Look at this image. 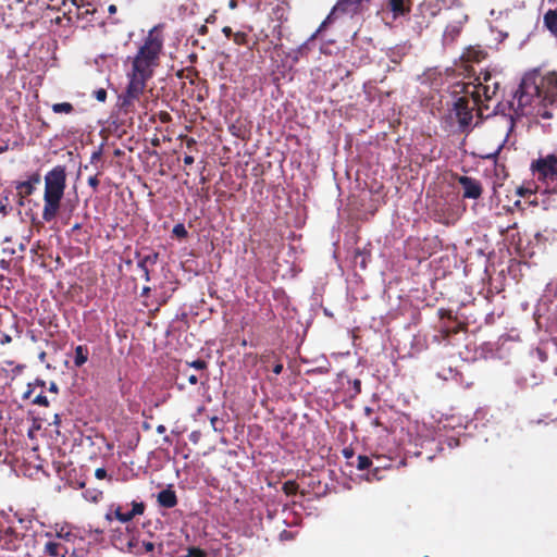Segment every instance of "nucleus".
<instances>
[{
    "label": "nucleus",
    "instance_id": "obj_20",
    "mask_svg": "<svg viewBox=\"0 0 557 557\" xmlns=\"http://www.w3.org/2000/svg\"><path fill=\"white\" fill-rule=\"evenodd\" d=\"M82 488H85L83 496L84 498L89 502L97 504L102 499V491L94 487H86V482H82L79 484Z\"/></svg>",
    "mask_w": 557,
    "mask_h": 557
},
{
    "label": "nucleus",
    "instance_id": "obj_7",
    "mask_svg": "<svg viewBox=\"0 0 557 557\" xmlns=\"http://www.w3.org/2000/svg\"><path fill=\"white\" fill-rule=\"evenodd\" d=\"M128 552L136 556L149 554L150 557H159L163 554V544H156L153 542L139 540L133 536L132 542H129Z\"/></svg>",
    "mask_w": 557,
    "mask_h": 557
},
{
    "label": "nucleus",
    "instance_id": "obj_3",
    "mask_svg": "<svg viewBox=\"0 0 557 557\" xmlns=\"http://www.w3.org/2000/svg\"><path fill=\"white\" fill-rule=\"evenodd\" d=\"M492 79L491 73H484L483 81L480 76L476 78L478 84L467 83L463 85L462 91L466 95L472 97V102L478 106V116L483 117V112L490 109V102L496 98L499 83L493 82L492 85L488 82Z\"/></svg>",
    "mask_w": 557,
    "mask_h": 557
},
{
    "label": "nucleus",
    "instance_id": "obj_18",
    "mask_svg": "<svg viewBox=\"0 0 557 557\" xmlns=\"http://www.w3.org/2000/svg\"><path fill=\"white\" fill-rule=\"evenodd\" d=\"M46 536L53 537L57 541H61L65 545L66 543L73 542L76 537L75 534L66 527H61L60 529H58L54 535H52L51 533H46Z\"/></svg>",
    "mask_w": 557,
    "mask_h": 557
},
{
    "label": "nucleus",
    "instance_id": "obj_39",
    "mask_svg": "<svg viewBox=\"0 0 557 557\" xmlns=\"http://www.w3.org/2000/svg\"><path fill=\"white\" fill-rule=\"evenodd\" d=\"M159 119H160V121H161L162 123H169V122H171L172 116H171V114H170L169 112L161 111V112L159 113Z\"/></svg>",
    "mask_w": 557,
    "mask_h": 557
},
{
    "label": "nucleus",
    "instance_id": "obj_42",
    "mask_svg": "<svg viewBox=\"0 0 557 557\" xmlns=\"http://www.w3.org/2000/svg\"><path fill=\"white\" fill-rule=\"evenodd\" d=\"M185 139H186V147H187L189 150H191L193 148H195V146L197 145L196 139H195V138H193V137H187V136H186V137H185Z\"/></svg>",
    "mask_w": 557,
    "mask_h": 557
},
{
    "label": "nucleus",
    "instance_id": "obj_29",
    "mask_svg": "<svg viewBox=\"0 0 557 557\" xmlns=\"http://www.w3.org/2000/svg\"><path fill=\"white\" fill-rule=\"evenodd\" d=\"M172 233L175 237L184 239L188 236V232L183 223L175 224Z\"/></svg>",
    "mask_w": 557,
    "mask_h": 557
},
{
    "label": "nucleus",
    "instance_id": "obj_27",
    "mask_svg": "<svg viewBox=\"0 0 557 557\" xmlns=\"http://www.w3.org/2000/svg\"><path fill=\"white\" fill-rule=\"evenodd\" d=\"M144 511H145L144 503L133 502V508H132V510L126 511L125 519L132 520L135 516L143 515Z\"/></svg>",
    "mask_w": 557,
    "mask_h": 557
},
{
    "label": "nucleus",
    "instance_id": "obj_4",
    "mask_svg": "<svg viewBox=\"0 0 557 557\" xmlns=\"http://www.w3.org/2000/svg\"><path fill=\"white\" fill-rule=\"evenodd\" d=\"M531 171L539 182L545 184L546 193L557 191V157L547 154L534 160Z\"/></svg>",
    "mask_w": 557,
    "mask_h": 557
},
{
    "label": "nucleus",
    "instance_id": "obj_60",
    "mask_svg": "<svg viewBox=\"0 0 557 557\" xmlns=\"http://www.w3.org/2000/svg\"><path fill=\"white\" fill-rule=\"evenodd\" d=\"M373 426H382L383 423L381 422L380 418H374L371 422Z\"/></svg>",
    "mask_w": 557,
    "mask_h": 557
},
{
    "label": "nucleus",
    "instance_id": "obj_50",
    "mask_svg": "<svg viewBox=\"0 0 557 557\" xmlns=\"http://www.w3.org/2000/svg\"><path fill=\"white\" fill-rule=\"evenodd\" d=\"M222 33L227 37V38H232L233 39V30L230 26H224L223 29H222Z\"/></svg>",
    "mask_w": 557,
    "mask_h": 557
},
{
    "label": "nucleus",
    "instance_id": "obj_6",
    "mask_svg": "<svg viewBox=\"0 0 557 557\" xmlns=\"http://www.w3.org/2000/svg\"><path fill=\"white\" fill-rule=\"evenodd\" d=\"M450 22L447 24L443 38L445 42L453 44L462 30L463 24L467 22L468 16L462 9L449 10Z\"/></svg>",
    "mask_w": 557,
    "mask_h": 557
},
{
    "label": "nucleus",
    "instance_id": "obj_49",
    "mask_svg": "<svg viewBox=\"0 0 557 557\" xmlns=\"http://www.w3.org/2000/svg\"><path fill=\"white\" fill-rule=\"evenodd\" d=\"M208 26L206 24H202L198 29H197V34L199 36H206L208 34Z\"/></svg>",
    "mask_w": 557,
    "mask_h": 557
},
{
    "label": "nucleus",
    "instance_id": "obj_38",
    "mask_svg": "<svg viewBox=\"0 0 557 557\" xmlns=\"http://www.w3.org/2000/svg\"><path fill=\"white\" fill-rule=\"evenodd\" d=\"M114 513H115V518H116L119 521H121V522H128V521H129V520H126V519H125L126 511H125V512H123V511H122V508H121L120 506L115 509Z\"/></svg>",
    "mask_w": 557,
    "mask_h": 557
},
{
    "label": "nucleus",
    "instance_id": "obj_28",
    "mask_svg": "<svg viewBox=\"0 0 557 557\" xmlns=\"http://www.w3.org/2000/svg\"><path fill=\"white\" fill-rule=\"evenodd\" d=\"M233 41L237 46H248L249 44V36L244 32H236L233 35Z\"/></svg>",
    "mask_w": 557,
    "mask_h": 557
},
{
    "label": "nucleus",
    "instance_id": "obj_9",
    "mask_svg": "<svg viewBox=\"0 0 557 557\" xmlns=\"http://www.w3.org/2000/svg\"><path fill=\"white\" fill-rule=\"evenodd\" d=\"M458 184L462 187V197L479 199L482 196L483 187L479 180L467 175L457 176Z\"/></svg>",
    "mask_w": 557,
    "mask_h": 557
},
{
    "label": "nucleus",
    "instance_id": "obj_23",
    "mask_svg": "<svg viewBox=\"0 0 557 557\" xmlns=\"http://www.w3.org/2000/svg\"><path fill=\"white\" fill-rule=\"evenodd\" d=\"M89 351L86 346L78 345L75 348L74 363L76 367H82L88 360Z\"/></svg>",
    "mask_w": 557,
    "mask_h": 557
},
{
    "label": "nucleus",
    "instance_id": "obj_21",
    "mask_svg": "<svg viewBox=\"0 0 557 557\" xmlns=\"http://www.w3.org/2000/svg\"><path fill=\"white\" fill-rule=\"evenodd\" d=\"M544 25L554 35H557V8L549 9L544 14Z\"/></svg>",
    "mask_w": 557,
    "mask_h": 557
},
{
    "label": "nucleus",
    "instance_id": "obj_46",
    "mask_svg": "<svg viewBox=\"0 0 557 557\" xmlns=\"http://www.w3.org/2000/svg\"><path fill=\"white\" fill-rule=\"evenodd\" d=\"M95 476L99 480H103L104 479V467H100V468L96 469Z\"/></svg>",
    "mask_w": 557,
    "mask_h": 557
},
{
    "label": "nucleus",
    "instance_id": "obj_2",
    "mask_svg": "<svg viewBox=\"0 0 557 557\" xmlns=\"http://www.w3.org/2000/svg\"><path fill=\"white\" fill-rule=\"evenodd\" d=\"M66 182L65 168L62 165L54 166L45 176V193H44V210L42 219L45 222H51L55 219L61 200L64 195Z\"/></svg>",
    "mask_w": 557,
    "mask_h": 557
},
{
    "label": "nucleus",
    "instance_id": "obj_14",
    "mask_svg": "<svg viewBox=\"0 0 557 557\" xmlns=\"http://www.w3.org/2000/svg\"><path fill=\"white\" fill-rule=\"evenodd\" d=\"M138 268L141 270L144 278L148 282L150 280V268L157 263L159 253L151 252L143 257L138 255Z\"/></svg>",
    "mask_w": 557,
    "mask_h": 557
},
{
    "label": "nucleus",
    "instance_id": "obj_26",
    "mask_svg": "<svg viewBox=\"0 0 557 557\" xmlns=\"http://www.w3.org/2000/svg\"><path fill=\"white\" fill-rule=\"evenodd\" d=\"M51 109L54 113H64V114H70L74 111V107L70 102L54 103V104H52Z\"/></svg>",
    "mask_w": 557,
    "mask_h": 557
},
{
    "label": "nucleus",
    "instance_id": "obj_36",
    "mask_svg": "<svg viewBox=\"0 0 557 557\" xmlns=\"http://www.w3.org/2000/svg\"><path fill=\"white\" fill-rule=\"evenodd\" d=\"M27 182L30 183L33 187H35L41 182V176L38 172H35L28 177Z\"/></svg>",
    "mask_w": 557,
    "mask_h": 557
},
{
    "label": "nucleus",
    "instance_id": "obj_41",
    "mask_svg": "<svg viewBox=\"0 0 557 557\" xmlns=\"http://www.w3.org/2000/svg\"><path fill=\"white\" fill-rule=\"evenodd\" d=\"M352 387L355 392V396L361 393V381L359 379H355L352 381Z\"/></svg>",
    "mask_w": 557,
    "mask_h": 557
},
{
    "label": "nucleus",
    "instance_id": "obj_47",
    "mask_svg": "<svg viewBox=\"0 0 557 557\" xmlns=\"http://www.w3.org/2000/svg\"><path fill=\"white\" fill-rule=\"evenodd\" d=\"M282 371H283V363H282V362H280V361H277V362L274 364V367H273V372H274L276 375H278V374H281V373H282Z\"/></svg>",
    "mask_w": 557,
    "mask_h": 557
},
{
    "label": "nucleus",
    "instance_id": "obj_37",
    "mask_svg": "<svg viewBox=\"0 0 557 557\" xmlns=\"http://www.w3.org/2000/svg\"><path fill=\"white\" fill-rule=\"evenodd\" d=\"M108 139H109V137L107 136V140H108ZM111 150H112V153H113L114 156L123 154V152H122L119 148H116V147L114 146V144H110V145H109V144L107 143V157L109 156V153L111 152Z\"/></svg>",
    "mask_w": 557,
    "mask_h": 557
},
{
    "label": "nucleus",
    "instance_id": "obj_53",
    "mask_svg": "<svg viewBox=\"0 0 557 557\" xmlns=\"http://www.w3.org/2000/svg\"><path fill=\"white\" fill-rule=\"evenodd\" d=\"M187 381L191 385H196L198 383V376L195 374H190L187 376Z\"/></svg>",
    "mask_w": 557,
    "mask_h": 557
},
{
    "label": "nucleus",
    "instance_id": "obj_22",
    "mask_svg": "<svg viewBox=\"0 0 557 557\" xmlns=\"http://www.w3.org/2000/svg\"><path fill=\"white\" fill-rule=\"evenodd\" d=\"M362 0H342L339 1L334 11H342L345 13H356Z\"/></svg>",
    "mask_w": 557,
    "mask_h": 557
},
{
    "label": "nucleus",
    "instance_id": "obj_12",
    "mask_svg": "<svg viewBox=\"0 0 557 557\" xmlns=\"http://www.w3.org/2000/svg\"><path fill=\"white\" fill-rule=\"evenodd\" d=\"M540 87V95L544 100H548L550 103L557 101V74L549 73L546 75Z\"/></svg>",
    "mask_w": 557,
    "mask_h": 557
},
{
    "label": "nucleus",
    "instance_id": "obj_52",
    "mask_svg": "<svg viewBox=\"0 0 557 557\" xmlns=\"http://www.w3.org/2000/svg\"><path fill=\"white\" fill-rule=\"evenodd\" d=\"M200 437V433L198 431H194L190 433L189 435V440L193 442V443H197L198 440Z\"/></svg>",
    "mask_w": 557,
    "mask_h": 557
},
{
    "label": "nucleus",
    "instance_id": "obj_24",
    "mask_svg": "<svg viewBox=\"0 0 557 557\" xmlns=\"http://www.w3.org/2000/svg\"><path fill=\"white\" fill-rule=\"evenodd\" d=\"M15 189L17 191V195L21 198H26V197L33 195L35 187H33L30 185V183H28L27 181H23V182H17L15 184Z\"/></svg>",
    "mask_w": 557,
    "mask_h": 557
},
{
    "label": "nucleus",
    "instance_id": "obj_31",
    "mask_svg": "<svg viewBox=\"0 0 557 557\" xmlns=\"http://www.w3.org/2000/svg\"><path fill=\"white\" fill-rule=\"evenodd\" d=\"M298 490V484L295 481H286L283 484V491L286 495H294Z\"/></svg>",
    "mask_w": 557,
    "mask_h": 557
},
{
    "label": "nucleus",
    "instance_id": "obj_16",
    "mask_svg": "<svg viewBox=\"0 0 557 557\" xmlns=\"http://www.w3.org/2000/svg\"><path fill=\"white\" fill-rule=\"evenodd\" d=\"M158 503L160 506L164 508H173L177 505V497L173 490L165 488L159 492L158 494Z\"/></svg>",
    "mask_w": 557,
    "mask_h": 557
},
{
    "label": "nucleus",
    "instance_id": "obj_33",
    "mask_svg": "<svg viewBox=\"0 0 557 557\" xmlns=\"http://www.w3.org/2000/svg\"><path fill=\"white\" fill-rule=\"evenodd\" d=\"M33 404H36V405H39V406H45L47 407L49 401L47 399V396L42 395V393L36 395L34 398H33Z\"/></svg>",
    "mask_w": 557,
    "mask_h": 557
},
{
    "label": "nucleus",
    "instance_id": "obj_56",
    "mask_svg": "<svg viewBox=\"0 0 557 557\" xmlns=\"http://www.w3.org/2000/svg\"><path fill=\"white\" fill-rule=\"evenodd\" d=\"M9 145L5 141L0 143V154L8 151Z\"/></svg>",
    "mask_w": 557,
    "mask_h": 557
},
{
    "label": "nucleus",
    "instance_id": "obj_61",
    "mask_svg": "<svg viewBox=\"0 0 557 557\" xmlns=\"http://www.w3.org/2000/svg\"><path fill=\"white\" fill-rule=\"evenodd\" d=\"M0 268L4 269V270L9 269V261L1 260L0 261Z\"/></svg>",
    "mask_w": 557,
    "mask_h": 557
},
{
    "label": "nucleus",
    "instance_id": "obj_30",
    "mask_svg": "<svg viewBox=\"0 0 557 557\" xmlns=\"http://www.w3.org/2000/svg\"><path fill=\"white\" fill-rule=\"evenodd\" d=\"M371 465H372V461L368 456H364V455L358 456V463H357L358 470H361V471L367 470L370 468Z\"/></svg>",
    "mask_w": 557,
    "mask_h": 557
},
{
    "label": "nucleus",
    "instance_id": "obj_1",
    "mask_svg": "<svg viewBox=\"0 0 557 557\" xmlns=\"http://www.w3.org/2000/svg\"><path fill=\"white\" fill-rule=\"evenodd\" d=\"M161 29L162 25H157L149 30L133 59L132 71L127 74L128 85L117 100V106L125 113L133 111L135 102L139 101L146 88L147 81L153 75V69L159 65L163 49Z\"/></svg>",
    "mask_w": 557,
    "mask_h": 557
},
{
    "label": "nucleus",
    "instance_id": "obj_57",
    "mask_svg": "<svg viewBox=\"0 0 557 557\" xmlns=\"http://www.w3.org/2000/svg\"><path fill=\"white\" fill-rule=\"evenodd\" d=\"M517 193H518V195H520L522 197L525 196L527 194L531 195V191L529 189L523 188V187L518 188Z\"/></svg>",
    "mask_w": 557,
    "mask_h": 557
},
{
    "label": "nucleus",
    "instance_id": "obj_15",
    "mask_svg": "<svg viewBox=\"0 0 557 557\" xmlns=\"http://www.w3.org/2000/svg\"><path fill=\"white\" fill-rule=\"evenodd\" d=\"M387 8L394 17L404 16L411 10V0H387Z\"/></svg>",
    "mask_w": 557,
    "mask_h": 557
},
{
    "label": "nucleus",
    "instance_id": "obj_59",
    "mask_svg": "<svg viewBox=\"0 0 557 557\" xmlns=\"http://www.w3.org/2000/svg\"><path fill=\"white\" fill-rule=\"evenodd\" d=\"M107 10H108V12L110 13V15H112V14H115V13H116V10H117V9H116V5L111 4V5H109V7H108V9H107Z\"/></svg>",
    "mask_w": 557,
    "mask_h": 557
},
{
    "label": "nucleus",
    "instance_id": "obj_19",
    "mask_svg": "<svg viewBox=\"0 0 557 557\" xmlns=\"http://www.w3.org/2000/svg\"><path fill=\"white\" fill-rule=\"evenodd\" d=\"M71 4L76 8V15L78 18L92 21L90 16H94L97 13V10L92 8L90 4L87 5H77L76 0H70Z\"/></svg>",
    "mask_w": 557,
    "mask_h": 557
},
{
    "label": "nucleus",
    "instance_id": "obj_58",
    "mask_svg": "<svg viewBox=\"0 0 557 557\" xmlns=\"http://www.w3.org/2000/svg\"><path fill=\"white\" fill-rule=\"evenodd\" d=\"M216 20V16L214 14H210L207 18H206V24H212L214 23Z\"/></svg>",
    "mask_w": 557,
    "mask_h": 557
},
{
    "label": "nucleus",
    "instance_id": "obj_45",
    "mask_svg": "<svg viewBox=\"0 0 557 557\" xmlns=\"http://www.w3.org/2000/svg\"><path fill=\"white\" fill-rule=\"evenodd\" d=\"M97 100L104 102V88H100L95 91Z\"/></svg>",
    "mask_w": 557,
    "mask_h": 557
},
{
    "label": "nucleus",
    "instance_id": "obj_64",
    "mask_svg": "<svg viewBox=\"0 0 557 557\" xmlns=\"http://www.w3.org/2000/svg\"><path fill=\"white\" fill-rule=\"evenodd\" d=\"M372 412H373V409H372V408H370V407H366V408H364V414H366L367 417H370Z\"/></svg>",
    "mask_w": 557,
    "mask_h": 557
},
{
    "label": "nucleus",
    "instance_id": "obj_5",
    "mask_svg": "<svg viewBox=\"0 0 557 557\" xmlns=\"http://www.w3.org/2000/svg\"><path fill=\"white\" fill-rule=\"evenodd\" d=\"M474 109L478 110V106H474L472 97L466 94L457 98L454 102L451 113H454L461 133L469 131L472 124Z\"/></svg>",
    "mask_w": 557,
    "mask_h": 557
},
{
    "label": "nucleus",
    "instance_id": "obj_17",
    "mask_svg": "<svg viewBox=\"0 0 557 557\" xmlns=\"http://www.w3.org/2000/svg\"><path fill=\"white\" fill-rule=\"evenodd\" d=\"M67 2H70V0H36V4H40L41 7L59 11L63 10L64 15L72 13V9L65 10Z\"/></svg>",
    "mask_w": 557,
    "mask_h": 557
},
{
    "label": "nucleus",
    "instance_id": "obj_10",
    "mask_svg": "<svg viewBox=\"0 0 557 557\" xmlns=\"http://www.w3.org/2000/svg\"><path fill=\"white\" fill-rule=\"evenodd\" d=\"M541 98L540 87L533 84H527L522 82L516 91V99L518 101V106L520 108H524L527 106H531L533 102V97Z\"/></svg>",
    "mask_w": 557,
    "mask_h": 557
},
{
    "label": "nucleus",
    "instance_id": "obj_25",
    "mask_svg": "<svg viewBox=\"0 0 557 557\" xmlns=\"http://www.w3.org/2000/svg\"><path fill=\"white\" fill-rule=\"evenodd\" d=\"M111 24L120 26V28L116 30H114V29L110 30L111 33L121 34L122 38H124V39H127L129 37V33L127 32L125 18H112Z\"/></svg>",
    "mask_w": 557,
    "mask_h": 557
},
{
    "label": "nucleus",
    "instance_id": "obj_40",
    "mask_svg": "<svg viewBox=\"0 0 557 557\" xmlns=\"http://www.w3.org/2000/svg\"><path fill=\"white\" fill-rule=\"evenodd\" d=\"M189 555L194 557H206V552L200 548H193L189 550Z\"/></svg>",
    "mask_w": 557,
    "mask_h": 557
},
{
    "label": "nucleus",
    "instance_id": "obj_55",
    "mask_svg": "<svg viewBox=\"0 0 557 557\" xmlns=\"http://www.w3.org/2000/svg\"><path fill=\"white\" fill-rule=\"evenodd\" d=\"M194 161H195V159H194V157H193V156L187 154V156H185V158H184V163H185L186 165H191V164L194 163Z\"/></svg>",
    "mask_w": 557,
    "mask_h": 557
},
{
    "label": "nucleus",
    "instance_id": "obj_48",
    "mask_svg": "<svg viewBox=\"0 0 557 557\" xmlns=\"http://www.w3.org/2000/svg\"><path fill=\"white\" fill-rule=\"evenodd\" d=\"M502 150V146H499L494 152L486 154L484 158L495 160Z\"/></svg>",
    "mask_w": 557,
    "mask_h": 557
},
{
    "label": "nucleus",
    "instance_id": "obj_62",
    "mask_svg": "<svg viewBox=\"0 0 557 557\" xmlns=\"http://www.w3.org/2000/svg\"><path fill=\"white\" fill-rule=\"evenodd\" d=\"M12 341L11 336L10 335H5L2 339H1V344H8Z\"/></svg>",
    "mask_w": 557,
    "mask_h": 557
},
{
    "label": "nucleus",
    "instance_id": "obj_43",
    "mask_svg": "<svg viewBox=\"0 0 557 557\" xmlns=\"http://www.w3.org/2000/svg\"><path fill=\"white\" fill-rule=\"evenodd\" d=\"M0 212L2 213V215H7L9 213V210H8V198H5V202L0 200Z\"/></svg>",
    "mask_w": 557,
    "mask_h": 557
},
{
    "label": "nucleus",
    "instance_id": "obj_54",
    "mask_svg": "<svg viewBox=\"0 0 557 557\" xmlns=\"http://www.w3.org/2000/svg\"><path fill=\"white\" fill-rule=\"evenodd\" d=\"M210 423H211V425H212V428H213V430H214V431H218V430H219V429H218V423H219V418H218V417H215V416H214V417H212V418L210 419Z\"/></svg>",
    "mask_w": 557,
    "mask_h": 557
},
{
    "label": "nucleus",
    "instance_id": "obj_13",
    "mask_svg": "<svg viewBox=\"0 0 557 557\" xmlns=\"http://www.w3.org/2000/svg\"><path fill=\"white\" fill-rule=\"evenodd\" d=\"M42 554L47 557H65L69 547L63 542L50 537L44 545Z\"/></svg>",
    "mask_w": 557,
    "mask_h": 557
},
{
    "label": "nucleus",
    "instance_id": "obj_44",
    "mask_svg": "<svg viewBox=\"0 0 557 557\" xmlns=\"http://www.w3.org/2000/svg\"><path fill=\"white\" fill-rule=\"evenodd\" d=\"M343 456L346 458V459H350L354 457V449L352 448H349V447H346L343 449Z\"/></svg>",
    "mask_w": 557,
    "mask_h": 557
},
{
    "label": "nucleus",
    "instance_id": "obj_32",
    "mask_svg": "<svg viewBox=\"0 0 557 557\" xmlns=\"http://www.w3.org/2000/svg\"><path fill=\"white\" fill-rule=\"evenodd\" d=\"M187 366L191 367V368H195L196 370H206L208 368V363L207 361L202 360V359H196L194 361H190V362H186Z\"/></svg>",
    "mask_w": 557,
    "mask_h": 557
},
{
    "label": "nucleus",
    "instance_id": "obj_34",
    "mask_svg": "<svg viewBox=\"0 0 557 557\" xmlns=\"http://www.w3.org/2000/svg\"><path fill=\"white\" fill-rule=\"evenodd\" d=\"M465 329H466V325L463 323H458L456 326H454L451 329H447L445 336L448 337L450 335L458 334L460 331H462Z\"/></svg>",
    "mask_w": 557,
    "mask_h": 557
},
{
    "label": "nucleus",
    "instance_id": "obj_35",
    "mask_svg": "<svg viewBox=\"0 0 557 557\" xmlns=\"http://www.w3.org/2000/svg\"><path fill=\"white\" fill-rule=\"evenodd\" d=\"M99 175L100 173H97L95 175H90L88 178H87V182H88V185L90 187H92L94 189L97 188V186L99 185L100 183V180H99Z\"/></svg>",
    "mask_w": 557,
    "mask_h": 557
},
{
    "label": "nucleus",
    "instance_id": "obj_63",
    "mask_svg": "<svg viewBox=\"0 0 557 557\" xmlns=\"http://www.w3.org/2000/svg\"><path fill=\"white\" fill-rule=\"evenodd\" d=\"M165 430H166V429H165V426H164V425H162V424H160V425H158V426H157V432H158L159 434L164 433V432H165Z\"/></svg>",
    "mask_w": 557,
    "mask_h": 557
},
{
    "label": "nucleus",
    "instance_id": "obj_51",
    "mask_svg": "<svg viewBox=\"0 0 557 557\" xmlns=\"http://www.w3.org/2000/svg\"><path fill=\"white\" fill-rule=\"evenodd\" d=\"M33 393H34V388L32 387L30 384H28L27 391L24 393L23 398L29 399L32 397Z\"/></svg>",
    "mask_w": 557,
    "mask_h": 557
},
{
    "label": "nucleus",
    "instance_id": "obj_11",
    "mask_svg": "<svg viewBox=\"0 0 557 557\" xmlns=\"http://www.w3.org/2000/svg\"><path fill=\"white\" fill-rule=\"evenodd\" d=\"M25 535L16 532L13 528H7L0 534V546L10 552H16L20 549L22 541Z\"/></svg>",
    "mask_w": 557,
    "mask_h": 557
},
{
    "label": "nucleus",
    "instance_id": "obj_8",
    "mask_svg": "<svg viewBox=\"0 0 557 557\" xmlns=\"http://www.w3.org/2000/svg\"><path fill=\"white\" fill-rule=\"evenodd\" d=\"M114 519L110 513H107V529L109 528L111 535L110 541L111 544L120 549L124 550L129 548V542H132L133 536L128 533L127 528L121 530L119 528H113Z\"/></svg>",
    "mask_w": 557,
    "mask_h": 557
}]
</instances>
